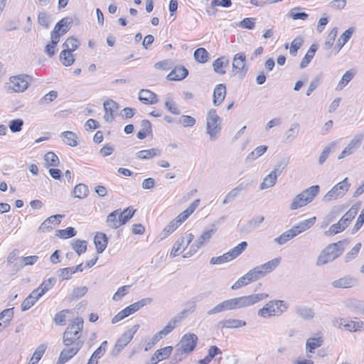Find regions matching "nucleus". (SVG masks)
<instances>
[{"label": "nucleus", "instance_id": "obj_53", "mask_svg": "<svg viewBox=\"0 0 364 364\" xmlns=\"http://www.w3.org/2000/svg\"><path fill=\"white\" fill-rule=\"evenodd\" d=\"M46 349V346L45 344L39 346L33 353L29 364H37L42 358Z\"/></svg>", "mask_w": 364, "mask_h": 364}, {"label": "nucleus", "instance_id": "obj_47", "mask_svg": "<svg viewBox=\"0 0 364 364\" xmlns=\"http://www.w3.org/2000/svg\"><path fill=\"white\" fill-rule=\"evenodd\" d=\"M38 258L36 255L23 257L20 259L19 263L16 264L15 266L17 267V269H20L26 265H33L38 261Z\"/></svg>", "mask_w": 364, "mask_h": 364}, {"label": "nucleus", "instance_id": "obj_64", "mask_svg": "<svg viewBox=\"0 0 364 364\" xmlns=\"http://www.w3.org/2000/svg\"><path fill=\"white\" fill-rule=\"evenodd\" d=\"M57 97L58 92L55 90H51L39 100V104L43 105L45 104L50 103L53 102L54 100H55Z\"/></svg>", "mask_w": 364, "mask_h": 364}, {"label": "nucleus", "instance_id": "obj_37", "mask_svg": "<svg viewBox=\"0 0 364 364\" xmlns=\"http://www.w3.org/2000/svg\"><path fill=\"white\" fill-rule=\"evenodd\" d=\"M323 340L321 337L309 338L306 342V349L309 353H314V350L322 345Z\"/></svg>", "mask_w": 364, "mask_h": 364}, {"label": "nucleus", "instance_id": "obj_8", "mask_svg": "<svg viewBox=\"0 0 364 364\" xmlns=\"http://www.w3.org/2000/svg\"><path fill=\"white\" fill-rule=\"evenodd\" d=\"M350 184L348 183V178H345L342 181L338 183L332 187V188L326 193L323 197V201L328 203L342 198L348 191Z\"/></svg>", "mask_w": 364, "mask_h": 364}, {"label": "nucleus", "instance_id": "obj_34", "mask_svg": "<svg viewBox=\"0 0 364 364\" xmlns=\"http://www.w3.org/2000/svg\"><path fill=\"white\" fill-rule=\"evenodd\" d=\"M119 210H115L107 215V223L113 229H117L121 226L119 219Z\"/></svg>", "mask_w": 364, "mask_h": 364}, {"label": "nucleus", "instance_id": "obj_3", "mask_svg": "<svg viewBox=\"0 0 364 364\" xmlns=\"http://www.w3.org/2000/svg\"><path fill=\"white\" fill-rule=\"evenodd\" d=\"M319 189V186L314 185L304 190L293 198L290 204V209L292 210H297L310 203L318 194Z\"/></svg>", "mask_w": 364, "mask_h": 364}, {"label": "nucleus", "instance_id": "obj_16", "mask_svg": "<svg viewBox=\"0 0 364 364\" xmlns=\"http://www.w3.org/2000/svg\"><path fill=\"white\" fill-rule=\"evenodd\" d=\"M232 68L237 70V73H246V55L244 53L235 54L232 59Z\"/></svg>", "mask_w": 364, "mask_h": 364}, {"label": "nucleus", "instance_id": "obj_39", "mask_svg": "<svg viewBox=\"0 0 364 364\" xmlns=\"http://www.w3.org/2000/svg\"><path fill=\"white\" fill-rule=\"evenodd\" d=\"M336 144H337V141H333L324 147V149H323L322 152L321 153V154L318 157V161L319 165H322L326 161V160L328 159L331 151H332V149H334Z\"/></svg>", "mask_w": 364, "mask_h": 364}, {"label": "nucleus", "instance_id": "obj_63", "mask_svg": "<svg viewBox=\"0 0 364 364\" xmlns=\"http://www.w3.org/2000/svg\"><path fill=\"white\" fill-rule=\"evenodd\" d=\"M23 125V119H16L9 122V127L12 132L16 133L20 132L22 129Z\"/></svg>", "mask_w": 364, "mask_h": 364}, {"label": "nucleus", "instance_id": "obj_31", "mask_svg": "<svg viewBox=\"0 0 364 364\" xmlns=\"http://www.w3.org/2000/svg\"><path fill=\"white\" fill-rule=\"evenodd\" d=\"M277 174L275 173V171H272L265 176L262 183L260 184L259 188L264 190L274 186L277 182Z\"/></svg>", "mask_w": 364, "mask_h": 364}, {"label": "nucleus", "instance_id": "obj_38", "mask_svg": "<svg viewBox=\"0 0 364 364\" xmlns=\"http://www.w3.org/2000/svg\"><path fill=\"white\" fill-rule=\"evenodd\" d=\"M316 49H317L316 46L314 44H313L310 46L307 53H306V55L302 58V60L300 63L301 68H304L309 64V63L311 62V60H312V58H314V56L315 55Z\"/></svg>", "mask_w": 364, "mask_h": 364}, {"label": "nucleus", "instance_id": "obj_19", "mask_svg": "<svg viewBox=\"0 0 364 364\" xmlns=\"http://www.w3.org/2000/svg\"><path fill=\"white\" fill-rule=\"evenodd\" d=\"M173 350L172 346H166L157 350L150 359L148 364H156L158 362L168 358Z\"/></svg>", "mask_w": 364, "mask_h": 364}, {"label": "nucleus", "instance_id": "obj_48", "mask_svg": "<svg viewBox=\"0 0 364 364\" xmlns=\"http://www.w3.org/2000/svg\"><path fill=\"white\" fill-rule=\"evenodd\" d=\"M184 242H185L184 237H181L176 241V242L174 243V245L172 247V250L170 252L171 257H174L180 255L181 253H182L184 251V250L186 248L185 247L183 248V250L181 249L182 246L184 244Z\"/></svg>", "mask_w": 364, "mask_h": 364}, {"label": "nucleus", "instance_id": "obj_46", "mask_svg": "<svg viewBox=\"0 0 364 364\" xmlns=\"http://www.w3.org/2000/svg\"><path fill=\"white\" fill-rule=\"evenodd\" d=\"M267 150V146L264 145L259 146L256 149H254L251 153H250L247 158L246 161L250 162L255 160L262 154H264Z\"/></svg>", "mask_w": 364, "mask_h": 364}, {"label": "nucleus", "instance_id": "obj_20", "mask_svg": "<svg viewBox=\"0 0 364 364\" xmlns=\"http://www.w3.org/2000/svg\"><path fill=\"white\" fill-rule=\"evenodd\" d=\"M139 100L145 105H154L157 103V95L149 90L142 89L139 92Z\"/></svg>", "mask_w": 364, "mask_h": 364}, {"label": "nucleus", "instance_id": "obj_25", "mask_svg": "<svg viewBox=\"0 0 364 364\" xmlns=\"http://www.w3.org/2000/svg\"><path fill=\"white\" fill-rule=\"evenodd\" d=\"M316 221V217L311 218L307 220H304L303 221H301L297 225H294L291 229L295 234V235H298L299 234L301 233L302 232H304L305 230L309 229Z\"/></svg>", "mask_w": 364, "mask_h": 364}, {"label": "nucleus", "instance_id": "obj_17", "mask_svg": "<svg viewBox=\"0 0 364 364\" xmlns=\"http://www.w3.org/2000/svg\"><path fill=\"white\" fill-rule=\"evenodd\" d=\"M346 243H347V242L345 240L338 241V242L333 243L327 246L325 248V250L334 260L342 254L344 250V245Z\"/></svg>", "mask_w": 364, "mask_h": 364}, {"label": "nucleus", "instance_id": "obj_6", "mask_svg": "<svg viewBox=\"0 0 364 364\" xmlns=\"http://www.w3.org/2000/svg\"><path fill=\"white\" fill-rule=\"evenodd\" d=\"M280 260V257L274 258L267 262L251 269L247 272L250 277V280L253 282L264 277L267 274L272 272L279 266Z\"/></svg>", "mask_w": 364, "mask_h": 364}, {"label": "nucleus", "instance_id": "obj_49", "mask_svg": "<svg viewBox=\"0 0 364 364\" xmlns=\"http://www.w3.org/2000/svg\"><path fill=\"white\" fill-rule=\"evenodd\" d=\"M247 247V242L243 241L238 244L236 247H233L230 250L228 251L229 255H230L232 259L237 257L242 252L245 250Z\"/></svg>", "mask_w": 364, "mask_h": 364}, {"label": "nucleus", "instance_id": "obj_12", "mask_svg": "<svg viewBox=\"0 0 364 364\" xmlns=\"http://www.w3.org/2000/svg\"><path fill=\"white\" fill-rule=\"evenodd\" d=\"M64 217L63 215L57 214L51 215L46 219L39 226L38 231L41 232H46L51 231L54 228L58 226Z\"/></svg>", "mask_w": 364, "mask_h": 364}, {"label": "nucleus", "instance_id": "obj_62", "mask_svg": "<svg viewBox=\"0 0 364 364\" xmlns=\"http://www.w3.org/2000/svg\"><path fill=\"white\" fill-rule=\"evenodd\" d=\"M338 28L336 27L333 28L330 33L328 34L326 42H325V48L326 49H330L333 45L334 41L337 36Z\"/></svg>", "mask_w": 364, "mask_h": 364}, {"label": "nucleus", "instance_id": "obj_44", "mask_svg": "<svg viewBox=\"0 0 364 364\" xmlns=\"http://www.w3.org/2000/svg\"><path fill=\"white\" fill-rule=\"evenodd\" d=\"M357 208L352 206L340 219V221L346 228L348 226L351 220L355 218L357 214Z\"/></svg>", "mask_w": 364, "mask_h": 364}, {"label": "nucleus", "instance_id": "obj_11", "mask_svg": "<svg viewBox=\"0 0 364 364\" xmlns=\"http://www.w3.org/2000/svg\"><path fill=\"white\" fill-rule=\"evenodd\" d=\"M363 139L364 134H358L355 135L352 140L350 141V143L338 156V159H342L344 157L350 156V154L354 153L360 146Z\"/></svg>", "mask_w": 364, "mask_h": 364}, {"label": "nucleus", "instance_id": "obj_51", "mask_svg": "<svg viewBox=\"0 0 364 364\" xmlns=\"http://www.w3.org/2000/svg\"><path fill=\"white\" fill-rule=\"evenodd\" d=\"M251 282H252V281L250 280V277L248 272H247L245 275L240 277L235 282V283L231 287V289H234V290L238 289L242 287L247 286V284H250Z\"/></svg>", "mask_w": 364, "mask_h": 364}, {"label": "nucleus", "instance_id": "obj_1", "mask_svg": "<svg viewBox=\"0 0 364 364\" xmlns=\"http://www.w3.org/2000/svg\"><path fill=\"white\" fill-rule=\"evenodd\" d=\"M268 297V294L259 293L227 299L217 304L213 309L208 310L207 311V314L213 315L224 311L249 307L255 305V304L261 301L266 299Z\"/></svg>", "mask_w": 364, "mask_h": 364}, {"label": "nucleus", "instance_id": "obj_33", "mask_svg": "<svg viewBox=\"0 0 364 364\" xmlns=\"http://www.w3.org/2000/svg\"><path fill=\"white\" fill-rule=\"evenodd\" d=\"M107 346V341H103L101 345L94 351L92 355H91L90 358L89 359L88 362H94L96 363V364L98 363L97 360L100 359L101 357L103 356V355L106 352Z\"/></svg>", "mask_w": 364, "mask_h": 364}, {"label": "nucleus", "instance_id": "obj_14", "mask_svg": "<svg viewBox=\"0 0 364 364\" xmlns=\"http://www.w3.org/2000/svg\"><path fill=\"white\" fill-rule=\"evenodd\" d=\"M28 75H17L11 77L10 81L12 84V90L16 92H23L28 86Z\"/></svg>", "mask_w": 364, "mask_h": 364}, {"label": "nucleus", "instance_id": "obj_54", "mask_svg": "<svg viewBox=\"0 0 364 364\" xmlns=\"http://www.w3.org/2000/svg\"><path fill=\"white\" fill-rule=\"evenodd\" d=\"M79 41L74 37L68 38L63 44L64 49L71 50V52L75 51L79 47Z\"/></svg>", "mask_w": 364, "mask_h": 364}, {"label": "nucleus", "instance_id": "obj_42", "mask_svg": "<svg viewBox=\"0 0 364 364\" xmlns=\"http://www.w3.org/2000/svg\"><path fill=\"white\" fill-rule=\"evenodd\" d=\"M296 237L292 229H289L284 232H283L281 235L274 239V242L277 243L278 245H284L292 238Z\"/></svg>", "mask_w": 364, "mask_h": 364}, {"label": "nucleus", "instance_id": "obj_58", "mask_svg": "<svg viewBox=\"0 0 364 364\" xmlns=\"http://www.w3.org/2000/svg\"><path fill=\"white\" fill-rule=\"evenodd\" d=\"M69 312V310L64 309L57 313L54 317L55 323L60 326H64L65 324L67 315Z\"/></svg>", "mask_w": 364, "mask_h": 364}, {"label": "nucleus", "instance_id": "obj_57", "mask_svg": "<svg viewBox=\"0 0 364 364\" xmlns=\"http://www.w3.org/2000/svg\"><path fill=\"white\" fill-rule=\"evenodd\" d=\"M194 58H195L196 60H197L199 63H205L208 60V53L203 48H197L194 51Z\"/></svg>", "mask_w": 364, "mask_h": 364}, {"label": "nucleus", "instance_id": "obj_27", "mask_svg": "<svg viewBox=\"0 0 364 364\" xmlns=\"http://www.w3.org/2000/svg\"><path fill=\"white\" fill-rule=\"evenodd\" d=\"M228 65L229 60L225 56L217 58L213 63L214 71L219 75L225 74V68H228Z\"/></svg>", "mask_w": 364, "mask_h": 364}, {"label": "nucleus", "instance_id": "obj_40", "mask_svg": "<svg viewBox=\"0 0 364 364\" xmlns=\"http://www.w3.org/2000/svg\"><path fill=\"white\" fill-rule=\"evenodd\" d=\"M355 73L352 70H347L342 76L341 79L338 82L336 90H343L348 83L353 79Z\"/></svg>", "mask_w": 364, "mask_h": 364}, {"label": "nucleus", "instance_id": "obj_21", "mask_svg": "<svg viewBox=\"0 0 364 364\" xmlns=\"http://www.w3.org/2000/svg\"><path fill=\"white\" fill-rule=\"evenodd\" d=\"M357 284V279L351 277H344L334 280L331 285L334 288H350Z\"/></svg>", "mask_w": 364, "mask_h": 364}, {"label": "nucleus", "instance_id": "obj_36", "mask_svg": "<svg viewBox=\"0 0 364 364\" xmlns=\"http://www.w3.org/2000/svg\"><path fill=\"white\" fill-rule=\"evenodd\" d=\"M87 242L86 240H73L71 242L72 248L80 256L87 250Z\"/></svg>", "mask_w": 364, "mask_h": 364}, {"label": "nucleus", "instance_id": "obj_61", "mask_svg": "<svg viewBox=\"0 0 364 364\" xmlns=\"http://www.w3.org/2000/svg\"><path fill=\"white\" fill-rule=\"evenodd\" d=\"M56 282V279L54 277L49 278L42 282L38 287L42 294H46L49 289H50Z\"/></svg>", "mask_w": 364, "mask_h": 364}, {"label": "nucleus", "instance_id": "obj_24", "mask_svg": "<svg viewBox=\"0 0 364 364\" xmlns=\"http://www.w3.org/2000/svg\"><path fill=\"white\" fill-rule=\"evenodd\" d=\"M188 75V70L183 66H176L167 75L169 80H181Z\"/></svg>", "mask_w": 364, "mask_h": 364}, {"label": "nucleus", "instance_id": "obj_23", "mask_svg": "<svg viewBox=\"0 0 364 364\" xmlns=\"http://www.w3.org/2000/svg\"><path fill=\"white\" fill-rule=\"evenodd\" d=\"M200 204V200L196 199L193 200L189 206L181 213H180L176 219H174L179 225L183 223L198 207Z\"/></svg>", "mask_w": 364, "mask_h": 364}, {"label": "nucleus", "instance_id": "obj_29", "mask_svg": "<svg viewBox=\"0 0 364 364\" xmlns=\"http://www.w3.org/2000/svg\"><path fill=\"white\" fill-rule=\"evenodd\" d=\"M72 23L73 19L70 17H65L55 24L54 29L61 32V34H65L69 31Z\"/></svg>", "mask_w": 364, "mask_h": 364}, {"label": "nucleus", "instance_id": "obj_22", "mask_svg": "<svg viewBox=\"0 0 364 364\" xmlns=\"http://www.w3.org/2000/svg\"><path fill=\"white\" fill-rule=\"evenodd\" d=\"M226 96V86L224 84L217 85L213 90V103L215 106L220 105Z\"/></svg>", "mask_w": 364, "mask_h": 364}, {"label": "nucleus", "instance_id": "obj_55", "mask_svg": "<svg viewBox=\"0 0 364 364\" xmlns=\"http://www.w3.org/2000/svg\"><path fill=\"white\" fill-rule=\"evenodd\" d=\"M44 159L46 162V164L48 166L56 167L58 166L60 164L59 159L58 156L52 151L48 152L44 157Z\"/></svg>", "mask_w": 364, "mask_h": 364}, {"label": "nucleus", "instance_id": "obj_9", "mask_svg": "<svg viewBox=\"0 0 364 364\" xmlns=\"http://www.w3.org/2000/svg\"><path fill=\"white\" fill-rule=\"evenodd\" d=\"M217 232L215 225H213L211 228H206L203 230L202 234L195 240L191 246L190 252L183 255V257H187L188 255H192L196 253L200 248L205 245L211 239L213 235Z\"/></svg>", "mask_w": 364, "mask_h": 364}, {"label": "nucleus", "instance_id": "obj_56", "mask_svg": "<svg viewBox=\"0 0 364 364\" xmlns=\"http://www.w3.org/2000/svg\"><path fill=\"white\" fill-rule=\"evenodd\" d=\"M75 235L76 231L75 228L72 227L67 228L64 230H58L55 232V236L63 239L72 237Z\"/></svg>", "mask_w": 364, "mask_h": 364}, {"label": "nucleus", "instance_id": "obj_45", "mask_svg": "<svg viewBox=\"0 0 364 364\" xmlns=\"http://www.w3.org/2000/svg\"><path fill=\"white\" fill-rule=\"evenodd\" d=\"M71 50H65L61 51L60 53V59L65 66H70L71 65L74 61L75 59L73 58V55L72 53Z\"/></svg>", "mask_w": 364, "mask_h": 364}, {"label": "nucleus", "instance_id": "obj_52", "mask_svg": "<svg viewBox=\"0 0 364 364\" xmlns=\"http://www.w3.org/2000/svg\"><path fill=\"white\" fill-rule=\"evenodd\" d=\"M159 154V151L156 149H150L146 150H141L136 153V157L140 159H148L154 156Z\"/></svg>", "mask_w": 364, "mask_h": 364}, {"label": "nucleus", "instance_id": "obj_18", "mask_svg": "<svg viewBox=\"0 0 364 364\" xmlns=\"http://www.w3.org/2000/svg\"><path fill=\"white\" fill-rule=\"evenodd\" d=\"M152 302V299L151 298H144L124 308L123 310V314H125L127 316L135 313L141 308L144 307L146 305L150 304Z\"/></svg>", "mask_w": 364, "mask_h": 364}, {"label": "nucleus", "instance_id": "obj_15", "mask_svg": "<svg viewBox=\"0 0 364 364\" xmlns=\"http://www.w3.org/2000/svg\"><path fill=\"white\" fill-rule=\"evenodd\" d=\"M132 340L126 332H124L119 338L117 339L114 348L111 351V355L116 357L124 349V348Z\"/></svg>", "mask_w": 364, "mask_h": 364}, {"label": "nucleus", "instance_id": "obj_59", "mask_svg": "<svg viewBox=\"0 0 364 364\" xmlns=\"http://www.w3.org/2000/svg\"><path fill=\"white\" fill-rule=\"evenodd\" d=\"M232 260L228 252L219 257H213L210 259L211 264H221Z\"/></svg>", "mask_w": 364, "mask_h": 364}, {"label": "nucleus", "instance_id": "obj_28", "mask_svg": "<svg viewBox=\"0 0 364 364\" xmlns=\"http://www.w3.org/2000/svg\"><path fill=\"white\" fill-rule=\"evenodd\" d=\"M218 325L222 328H237L245 326L246 322L240 319L228 318L220 321Z\"/></svg>", "mask_w": 364, "mask_h": 364}, {"label": "nucleus", "instance_id": "obj_43", "mask_svg": "<svg viewBox=\"0 0 364 364\" xmlns=\"http://www.w3.org/2000/svg\"><path fill=\"white\" fill-rule=\"evenodd\" d=\"M88 187L84 183H79L76 185L73 189V194L75 198H85L88 195Z\"/></svg>", "mask_w": 364, "mask_h": 364}, {"label": "nucleus", "instance_id": "obj_10", "mask_svg": "<svg viewBox=\"0 0 364 364\" xmlns=\"http://www.w3.org/2000/svg\"><path fill=\"white\" fill-rule=\"evenodd\" d=\"M82 347V343H77L76 345L65 346V348L60 352L56 364H65L75 355Z\"/></svg>", "mask_w": 364, "mask_h": 364}, {"label": "nucleus", "instance_id": "obj_60", "mask_svg": "<svg viewBox=\"0 0 364 364\" xmlns=\"http://www.w3.org/2000/svg\"><path fill=\"white\" fill-rule=\"evenodd\" d=\"M346 229V227L343 225V224L339 220L337 223H335L332 225L329 230L325 232L326 235H334L337 233H339L344 230Z\"/></svg>", "mask_w": 364, "mask_h": 364}, {"label": "nucleus", "instance_id": "obj_26", "mask_svg": "<svg viewBox=\"0 0 364 364\" xmlns=\"http://www.w3.org/2000/svg\"><path fill=\"white\" fill-rule=\"evenodd\" d=\"M94 243L97 253H102L108 243V238L105 233L97 232L94 238Z\"/></svg>", "mask_w": 364, "mask_h": 364}, {"label": "nucleus", "instance_id": "obj_2", "mask_svg": "<svg viewBox=\"0 0 364 364\" xmlns=\"http://www.w3.org/2000/svg\"><path fill=\"white\" fill-rule=\"evenodd\" d=\"M83 319L82 318L77 317L67 327L63 337V343L65 346L76 345L77 343H84L83 341L80 339L81 337V331L83 328Z\"/></svg>", "mask_w": 364, "mask_h": 364}, {"label": "nucleus", "instance_id": "obj_7", "mask_svg": "<svg viewBox=\"0 0 364 364\" xmlns=\"http://www.w3.org/2000/svg\"><path fill=\"white\" fill-rule=\"evenodd\" d=\"M287 309L286 303L282 300H274L267 303L257 311L259 316L269 318L274 316H279Z\"/></svg>", "mask_w": 364, "mask_h": 364}, {"label": "nucleus", "instance_id": "obj_32", "mask_svg": "<svg viewBox=\"0 0 364 364\" xmlns=\"http://www.w3.org/2000/svg\"><path fill=\"white\" fill-rule=\"evenodd\" d=\"M299 132V124L293 123L290 128L285 133V142L291 143L298 136Z\"/></svg>", "mask_w": 364, "mask_h": 364}, {"label": "nucleus", "instance_id": "obj_5", "mask_svg": "<svg viewBox=\"0 0 364 364\" xmlns=\"http://www.w3.org/2000/svg\"><path fill=\"white\" fill-rule=\"evenodd\" d=\"M222 119L214 109H210L206 116V132L210 140H215L221 132Z\"/></svg>", "mask_w": 364, "mask_h": 364}, {"label": "nucleus", "instance_id": "obj_41", "mask_svg": "<svg viewBox=\"0 0 364 364\" xmlns=\"http://www.w3.org/2000/svg\"><path fill=\"white\" fill-rule=\"evenodd\" d=\"M119 210V219L121 223V225L125 224L127 221L129 220L134 215L135 213V210L133 209L132 207H128L127 208L124 209L123 211H120Z\"/></svg>", "mask_w": 364, "mask_h": 364}, {"label": "nucleus", "instance_id": "obj_13", "mask_svg": "<svg viewBox=\"0 0 364 364\" xmlns=\"http://www.w3.org/2000/svg\"><path fill=\"white\" fill-rule=\"evenodd\" d=\"M187 313L186 310H183L179 314L173 316L166 325V326L159 331V334L164 338L170 333L176 326L179 324L182 320L184 318L186 314Z\"/></svg>", "mask_w": 364, "mask_h": 364}, {"label": "nucleus", "instance_id": "obj_4", "mask_svg": "<svg viewBox=\"0 0 364 364\" xmlns=\"http://www.w3.org/2000/svg\"><path fill=\"white\" fill-rule=\"evenodd\" d=\"M198 337L196 334L188 333L183 335L176 346L173 358L176 360H181L183 354H188L191 353L196 347Z\"/></svg>", "mask_w": 364, "mask_h": 364}, {"label": "nucleus", "instance_id": "obj_35", "mask_svg": "<svg viewBox=\"0 0 364 364\" xmlns=\"http://www.w3.org/2000/svg\"><path fill=\"white\" fill-rule=\"evenodd\" d=\"M297 315L304 320H310L314 317V311L313 309L307 306H299L296 309Z\"/></svg>", "mask_w": 364, "mask_h": 364}, {"label": "nucleus", "instance_id": "obj_30", "mask_svg": "<svg viewBox=\"0 0 364 364\" xmlns=\"http://www.w3.org/2000/svg\"><path fill=\"white\" fill-rule=\"evenodd\" d=\"M62 140L68 146L75 147L77 146V136L75 133L71 131H65L61 133Z\"/></svg>", "mask_w": 364, "mask_h": 364}, {"label": "nucleus", "instance_id": "obj_50", "mask_svg": "<svg viewBox=\"0 0 364 364\" xmlns=\"http://www.w3.org/2000/svg\"><path fill=\"white\" fill-rule=\"evenodd\" d=\"M51 15L42 11L40 12L38 15V23L41 26L44 27L45 28H48L50 23H51Z\"/></svg>", "mask_w": 364, "mask_h": 364}]
</instances>
